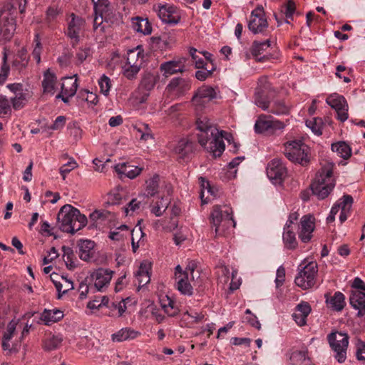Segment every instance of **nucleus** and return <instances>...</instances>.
<instances>
[{
	"label": "nucleus",
	"instance_id": "obj_1",
	"mask_svg": "<svg viewBox=\"0 0 365 365\" xmlns=\"http://www.w3.org/2000/svg\"><path fill=\"white\" fill-rule=\"evenodd\" d=\"M197 128L200 131L198 134L199 143L214 158L220 157L224 152L225 149L224 139L228 142L232 140V133L220 130L207 118L198 119Z\"/></svg>",
	"mask_w": 365,
	"mask_h": 365
},
{
	"label": "nucleus",
	"instance_id": "obj_2",
	"mask_svg": "<svg viewBox=\"0 0 365 365\" xmlns=\"http://www.w3.org/2000/svg\"><path fill=\"white\" fill-rule=\"evenodd\" d=\"M58 228L63 232L75 234L83 228L88 222L85 215L71 205H64L57 215Z\"/></svg>",
	"mask_w": 365,
	"mask_h": 365
},
{
	"label": "nucleus",
	"instance_id": "obj_3",
	"mask_svg": "<svg viewBox=\"0 0 365 365\" xmlns=\"http://www.w3.org/2000/svg\"><path fill=\"white\" fill-rule=\"evenodd\" d=\"M335 185L333 165L327 163L317 173L314 181L310 185V188L313 195H316L318 199L323 200L330 194Z\"/></svg>",
	"mask_w": 365,
	"mask_h": 365
},
{
	"label": "nucleus",
	"instance_id": "obj_4",
	"mask_svg": "<svg viewBox=\"0 0 365 365\" xmlns=\"http://www.w3.org/2000/svg\"><path fill=\"white\" fill-rule=\"evenodd\" d=\"M210 223L215 227L217 235H221L230 226L235 227L232 209L227 205H215L210 216Z\"/></svg>",
	"mask_w": 365,
	"mask_h": 365
},
{
	"label": "nucleus",
	"instance_id": "obj_5",
	"mask_svg": "<svg viewBox=\"0 0 365 365\" xmlns=\"http://www.w3.org/2000/svg\"><path fill=\"white\" fill-rule=\"evenodd\" d=\"M284 147V154L288 160L303 166L309 163V149L302 140L288 141Z\"/></svg>",
	"mask_w": 365,
	"mask_h": 365
},
{
	"label": "nucleus",
	"instance_id": "obj_6",
	"mask_svg": "<svg viewBox=\"0 0 365 365\" xmlns=\"http://www.w3.org/2000/svg\"><path fill=\"white\" fill-rule=\"evenodd\" d=\"M10 4L4 6L0 9V39L9 41L16 31V24Z\"/></svg>",
	"mask_w": 365,
	"mask_h": 365
},
{
	"label": "nucleus",
	"instance_id": "obj_7",
	"mask_svg": "<svg viewBox=\"0 0 365 365\" xmlns=\"http://www.w3.org/2000/svg\"><path fill=\"white\" fill-rule=\"evenodd\" d=\"M349 339V335L343 332L334 331L327 336L329 346L335 353L334 358L340 364L344 363L346 359Z\"/></svg>",
	"mask_w": 365,
	"mask_h": 365
},
{
	"label": "nucleus",
	"instance_id": "obj_8",
	"mask_svg": "<svg viewBox=\"0 0 365 365\" xmlns=\"http://www.w3.org/2000/svg\"><path fill=\"white\" fill-rule=\"evenodd\" d=\"M275 93V89L272 86L267 76L259 78L255 98L257 106L264 110H267L269 107V98L273 97Z\"/></svg>",
	"mask_w": 365,
	"mask_h": 365
},
{
	"label": "nucleus",
	"instance_id": "obj_9",
	"mask_svg": "<svg viewBox=\"0 0 365 365\" xmlns=\"http://www.w3.org/2000/svg\"><path fill=\"white\" fill-rule=\"evenodd\" d=\"M318 266L317 262H310L307 263L295 277V284L303 289L311 288L315 284Z\"/></svg>",
	"mask_w": 365,
	"mask_h": 365
},
{
	"label": "nucleus",
	"instance_id": "obj_10",
	"mask_svg": "<svg viewBox=\"0 0 365 365\" xmlns=\"http://www.w3.org/2000/svg\"><path fill=\"white\" fill-rule=\"evenodd\" d=\"M268 27V22L262 6H257L251 13L248 29L254 34L262 33Z\"/></svg>",
	"mask_w": 365,
	"mask_h": 365
},
{
	"label": "nucleus",
	"instance_id": "obj_11",
	"mask_svg": "<svg viewBox=\"0 0 365 365\" xmlns=\"http://www.w3.org/2000/svg\"><path fill=\"white\" fill-rule=\"evenodd\" d=\"M71 21L68 24L66 35L71 40L72 46H76L80 41V33L85 26V20L75 14H71Z\"/></svg>",
	"mask_w": 365,
	"mask_h": 365
},
{
	"label": "nucleus",
	"instance_id": "obj_12",
	"mask_svg": "<svg viewBox=\"0 0 365 365\" xmlns=\"http://www.w3.org/2000/svg\"><path fill=\"white\" fill-rule=\"evenodd\" d=\"M287 168L281 160L274 159L267 165V177L274 184H281L287 176Z\"/></svg>",
	"mask_w": 365,
	"mask_h": 365
},
{
	"label": "nucleus",
	"instance_id": "obj_13",
	"mask_svg": "<svg viewBox=\"0 0 365 365\" xmlns=\"http://www.w3.org/2000/svg\"><path fill=\"white\" fill-rule=\"evenodd\" d=\"M158 16L163 22L171 25L178 24L181 19L180 10L170 4L159 5Z\"/></svg>",
	"mask_w": 365,
	"mask_h": 365
},
{
	"label": "nucleus",
	"instance_id": "obj_14",
	"mask_svg": "<svg viewBox=\"0 0 365 365\" xmlns=\"http://www.w3.org/2000/svg\"><path fill=\"white\" fill-rule=\"evenodd\" d=\"M270 46L269 40H266L264 41H255L252 43V45L250 48V52L252 55L255 57L256 61L257 62H265L270 61L272 59L277 58L274 54L267 53L264 54V52Z\"/></svg>",
	"mask_w": 365,
	"mask_h": 365
},
{
	"label": "nucleus",
	"instance_id": "obj_15",
	"mask_svg": "<svg viewBox=\"0 0 365 365\" xmlns=\"http://www.w3.org/2000/svg\"><path fill=\"white\" fill-rule=\"evenodd\" d=\"M216 96L217 93L212 87L204 85L195 93L192 102L196 106H204L205 103L215 98Z\"/></svg>",
	"mask_w": 365,
	"mask_h": 365
},
{
	"label": "nucleus",
	"instance_id": "obj_16",
	"mask_svg": "<svg viewBox=\"0 0 365 365\" xmlns=\"http://www.w3.org/2000/svg\"><path fill=\"white\" fill-rule=\"evenodd\" d=\"M314 217L311 215H304L300 220L299 237L302 242H309L314 230Z\"/></svg>",
	"mask_w": 365,
	"mask_h": 365
},
{
	"label": "nucleus",
	"instance_id": "obj_17",
	"mask_svg": "<svg viewBox=\"0 0 365 365\" xmlns=\"http://www.w3.org/2000/svg\"><path fill=\"white\" fill-rule=\"evenodd\" d=\"M191 88V83L189 80L182 78H173L166 87L170 93L176 96L185 95Z\"/></svg>",
	"mask_w": 365,
	"mask_h": 365
},
{
	"label": "nucleus",
	"instance_id": "obj_18",
	"mask_svg": "<svg viewBox=\"0 0 365 365\" xmlns=\"http://www.w3.org/2000/svg\"><path fill=\"white\" fill-rule=\"evenodd\" d=\"M113 272L108 269L99 268L93 272L91 277L94 280L95 291H102V289L109 284Z\"/></svg>",
	"mask_w": 365,
	"mask_h": 365
},
{
	"label": "nucleus",
	"instance_id": "obj_19",
	"mask_svg": "<svg viewBox=\"0 0 365 365\" xmlns=\"http://www.w3.org/2000/svg\"><path fill=\"white\" fill-rule=\"evenodd\" d=\"M187 58H180L177 61H169L163 63L160 69L163 72V75L168 77L177 73H182L186 71L185 62Z\"/></svg>",
	"mask_w": 365,
	"mask_h": 365
},
{
	"label": "nucleus",
	"instance_id": "obj_20",
	"mask_svg": "<svg viewBox=\"0 0 365 365\" xmlns=\"http://www.w3.org/2000/svg\"><path fill=\"white\" fill-rule=\"evenodd\" d=\"M115 170L120 178L126 177L130 179H134L141 173L143 168H139L128 163H123L115 165Z\"/></svg>",
	"mask_w": 365,
	"mask_h": 365
},
{
	"label": "nucleus",
	"instance_id": "obj_21",
	"mask_svg": "<svg viewBox=\"0 0 365 365\" xmlns=\"http://www.w3.org/2000/svg\"><path fill=\"white\" fill-rule=\"evenodd\" d=\"M351 306L358 310L357 317L365 315V292L355 290L352 291L349 297Z\"/></svg>",
	"mask_w": 365,
	"mask_h": 365
},
{
	"label": "nucleus",
	"instance_id": "obj_22",
	"mask_svg": "<svg viewBox=\"0 0 365 365\" xmlns=\"http://www.w3.org/2000/svg\"><path fill=\"white\" fill-rule=\"evenodd\" d=\"M194 145V143L189 139L182 138L178 142L173 150L180 158H187L193 153Z\"/></svg>",
	"mask_w": 365,
	"mask_h": 365
},
{
	"label": "nucleus",
	"instance_id": "obj_23",
	"mask_svg": "<svg viewBox=\"0 0 365 365\" xmlns=\"http://www.w3.org/2000/svg\"><path fill=\"white\" fill-rule=\"evenodd\" d=\"M324 297L328 307L333 311L341 312L346 305L345 297L341 292H336L331 297H329V294H325Z\"/></svg>",
	"mask_w": 365,
	"mask_h": 365
},
{
	"label": "nucleus",
	"instance_id": "obj_24",
	"mask_svg": "<svg viewBox=\"0 0 365 365\" xmlns=\"http://www.w3.org/2000/svg\"><path fill=\"white\" fill-rule=\"evenodd\" d=\"M140 333L131 328H122L111 336L112 341L114 342H122L136 339Z\"/></svg>",
	"mask_w": 365,
	"mask_h": 365
},
{
	"label": "nucleus",
	"instance_id": "obj_25",
	"mask_svg": "<svg viewBox=\"0 0 365 365\" xmlns=\"http://www.w3.org/2000/svg\"><path fill=\"white\" fill-rule=\"evenodd\" d=\"M79 248V257L84 261H88L93 255L95 243L89 240H80L78 241Z\"/></svg>",
	"mask_w": 365,
	"mask_h": 365
},
{
	"label": "nucleus",
	"instance_id": "obj_26",
	"mask_svg": "<svg viewBox=\"0 0 365 365\" xmlns=\"http://www.w3.org/2000/svg\"><path fill=\"white\" fill-rule=\"evenodd\" d=\"M56 83V76L55 73L50 68H48L43 73V80L42 81L43 93L53 95Z\"/></svg>",
	"mask_w": 365,
	"mask_h": 365
},
{
	"label": "nucleus",
	"instance_id": "obj_27",
	"mask_svg": "<svg viewBox=\"0 0 365 365\" xmlns=\"http://www.w3.org/2000/svg\"><path fill=\"white\" fill-rule=\"evenodd\" d=\"M132 28L134 31L144 35L150 34L152 32V26L148 19L139 16L132 18Z\"/></svg>",
	"mask_w": 365,
	"mask_h": 365
},
{
	"label": "nucleus",
	"instance_id": "obj_28",
	"mask_svg": "<svg viewBox=\"0 0 365 365\" xmlns=\"http://www.w3.org/2000/svg\"><path fill=\"white\" fill-rule=\"evenodd\" d=\"M150 264L147 262H142L139 267L138 270L135 274V277L138 281L139 288L144 287L150 280L149 270L150 269Z\"/></svg>",
	"mask_w": 365,
	"mask_h": 365
},
{
	"label": "nucleus",
	"instance_id": "obj_29",
	"mask_svg": "<svg viewBox=\"0 0 365 365\" xmlns=\"http://www.w3.org/2000/svg\"><path fill=\"white\" fill-rule=\"evenodd\" d=\"M155 83V76L150 73H145L142 76L138 89L145 91L146 93H144V96H148L149 95V92L153 89Z\"/></svg>",
	"mask_w": 365,
	"mask_h": 365
},
{
	"label": "nucleus",
	"instance_id": "obj_30",
	"mask_svg": "<svg viewBox=\"0 0 365 365\" xmlns=\"http://www.w3.org/2000/svg\"><path fill=\"white\" fill-rule=\"evenodd\" d=\"M77 75L73 77H66L61 85L62 93L66 96H73L77 91Z\"/></svg>",
	"mask_w": 365,
	"mask_h": 365
},
{
	"label": "nucleus",
	"instance_id": "obj_31",
	"mask_svg": "<svg viewBox=\"0 0 365 365\" xmlns=\"http://www.w3.org/2000/svg\"><path fill=\"white\" fill-rule=\"evenodd\" d=\"M63 317V313L59 309H45L41 316V319L46 325L60 321Z\"/></svg>",
	"mask_w": 365,
	"mask_h": 365
},
{
	"label": "nucleus",
	"instance_id": "obj_32",
	"mask_svg": "<svg viewBox=\"0 0 365 365\" xmlns=\"http://www.w3.org/2000/svg\"><path fill=\"white\" fill-rule=\"evenodd\" d=\"M283 241L285 247L289 250H294L297 247L295 234L294 231L290 229V225H286L284 228Z\"/></svg>",
	"mask_w": 365,
	"mask_h": 365
},
{
	"label": "nucleus",
	"instance_id": "obj_33",
	"mask_svg": "<svg viewBox=\"0 0 365 365\" xmlns=\"http://www.w3.org/2000/svg\"><path fill=\"white\" fill-rule=\"evenodd\" d=\"M92 1L93 3L94 14L105 15V21H107L110 11L108 0H92Z\"/></svg>",
	"mask_w": 365,
	"mask_h": 365
},
{
	"label": "nucleus",
	"instance_id": "obj_34",
	"mask_svg": "<svg viewBox=\"0 0 365 365\" xmlns=\"http://www.w3.org/2000/svg\"><path fill=\"white\" fill-rule=\"evenodd\" d=\"M62 341V339L58 336L51 335V334L45 336L43 340V348L46 351H52L59 347Z\"/></svg>",
	"mask_w": 365,
	"mask_h": 365
},
{
	"label": "nucleus",
	"instance_id": "obj_35",
	"mask_svg": "<svg viewBox=\"0 0 365 365\" xmlns=\"http://www.w3.org/2000/svg\"><path fill=\"white\" fill-rule=\"evenodd\" d=\"M270 116L260 115L255 122V132L257 133H270Z\"/></svg>",
	"mask_w": 365,
	"mask_h": 365
},
{
	"label": "nucleus",
	"instance_id": "obj_36",
	"mask_svg": "<svg viewBox=\"0 0 365 365\" xmlns=\"http://www.w3.org/2000/svg\"><path fill=\"white\" fill-rule=\"evenodd\" d=\"M331 150L337 153L344 159H348L351 155V150L349 145L344 141L333 143L331 145Z\"/></svg>",
	"mask_w": 365,
	"mask_h": 365
},
{
	"label": "nucleus",
	"instance_id": "obj_37",
	"mask_svg": "<svg viewBox=\"0 0 365 365\" xmlns=\"http://www.w3.org/2000/svg\"><path fill=\"white\" fill-rule=\"evenodd\" d=\"M327 103L335 110L341 107H347V102L343 96L337 94L330 95L326 100Z\"/></svg>",
	"mask_w": 365,
	"mask_h": 365
},
{
	"label": "nucleus",
	"instance_id": "obj_38",
	"mask_svg": "<svg viewBox=\"0 0 365 365\" xmlns=\"http://www.w3.org/2000/svg\"><path fill=\"white\" fill-rule=\"evenodd\" d=\"M29 62V57L27 56L26 50L22 48L19 51L16 58L13 61V66L16 69L21 71L23 68H25Z\"/></svg>",
	"mask_w": 365,
	"mask_h": 365
},
{
	"label": "nucleus",
	"instance_id": "obj_39",
	"mask_svg": "<svg viewBox=\"0 0 365 365\" xmlns=\"http://www.w3.org/2000/svg\"><path fill=\"white\" fill-rule=\"evenodd\" d=\"M140 48L138 46L135 50H130L128 52L126 64L127 65H138L141 66L143 61V56L140 54V51H137V50Z\"/></svg>",
	"mask_w": 365,
	"mask_h": 365
},
{
	"label": "nucleus",
	"instance_id": "obj_40",
	"mask_svg": "<svg viewBox=\"0 0 365 365\" xmlns=\"http://www.w3.org/2000/svg\"><path fill=\"white\" fill-rule=\"evenodd\" d=\"M290 107L285 104L283 101H275L269 110L274 115H287L289 114Z\"/></svg>",
	"mask_w": 365,
	"mask_h": 365
},
{
	"label": "nucleus",
	"instance_id": "obj_41",
	"mask_svg": "<svg viewBox=\"0 0 365 365\" xmlns=\"http://www.w3.org/2000/svg\"><path fill=\"white\" fill-rule=\"evenodd\" d=\"M62 250L63 252V259L66 262V267L73 270L76 268V264L75 263V255L73 250L71 247L63 246Z\"/></svg>",
	"mask_w": 365,
	"mask_h": 365
},
{
	"label": "nucleus",
	"instance_id": "obj_42",
	"mask_svg": "<svg viewBox=\"0 0 365 365\" xmlns=\"http://www.w3.org/2000/svg\"><path fill=\"white\" fill-rule=\"evenodd\" d=\"M160 177L155 174L146 181V192L148 196H154L158 192Z\"/></svg>",
	"mask_w": 365,
	"mask_h": 365
},
{
	"label": "nucleus",
	"instance_id": "obj_43",
	"mask_svg": "<svg viewBox=\"0 0 365 365\" xmlns=\"http://www.w3.org/2000/svg\"><path fill=\"white\" fill-rule=\"evenodd\" d=\"M189 277H182L178 282L177 288L179 292L185 295L191 296L192 294V287L188 281Z\"/></svg>",
	"mask_w": 365,
	"mask_h": 365
},
{
	"label": "nucleus",
	"instance_id": "obj_44",
	"mask_svg": "<svg viewBox=\"0 0 365 365\" xmlns=\"http://www.w3.org/2000/svg\"><path fill=\"white\" fill-rule=\"evenodd\" d=\"M307 358V350H297L291 354L289 361L292 365H301Z\"/></svg>",
	"mask_w": 365,
	"mask_h": 365
},
{
	"label": "nucleus",
	"instance_id": "obj_45",
	"mask_svg": "<svg viewBox=\"0 0 365 365\" xmlns=\"http://www.w3.org/2000/svg\"><path fill=\"white\" fill-rule=\"evenodd\" d=\"M306 125L316 135H321L322 134L323 122L321 118H314L312 120H307Z\"/></svg>",
	"mask_w": 365,
	"mask_h": 365
},
{
	"label": "nucleus",
	"instance_id": "obj_46",
	"mask_svg": "<svg viewBox=\"0 0 365 365\" xmlns=\"http://www.w3.org/2000/svg\"><path fill=\"white\" fill-rule=\"evenodd\" d=\"M202 70H199L195 73V77L197 80L203 81L206 80L208 77H210L214 71L216 69V67L212 64L210 69L207 68V63L204 66V68H200Z\"/></svg>",
	"mask_w": 365,
	"mask_h": 365
},
{
	"label": "nucleus",
	"instance_id": "obj_47",
	"mask_svg": "<svg viewBox=\"0 0 365 365\" xmlns=\"http://www.w3.org/2000/svg\"><path fill=\"white\" fill-rule=\"evenodd\" d=\"M141 66H139L138 65H127L125 64L123 66V75L128 78V79H133L135 78L136 75L139 72Z\"/></svg>",
	"mask_w": 365,
	"mask_h": 365
},
{
	"label": "nucleus",
	"instance_id": "obj_48",
	"mask_svg": "<svg viewBox=\"0 0 365 365\" xmlns=\"http://www.w3.org/2000/svg\"><path fill=\"white\" fill-rule=\"evenodd\" d=\"M103 20H105V15L95 14L93 27V31L98 34L105 32V27L103 26Z\"/></svg>",
	"mask_w": 365,
	"mask_h": 365
},
{
	"label": "nucleus",
	"instance_id": "obj_49",
	"mask_svg": "<svg viewBox=\"0 0 365 365\" xmlns=\"http://www.w3.org/2000/svg\"><path fill=\"white\" fill-rule=\"evenodd\" d=\"M111 215L113 216L112 212L108 210H95L90 215L89 217L91 220L97 222L99 220H104L108 219Z\"/></svg>",
	"mask_w": 365,
	"mask_h": 365
},
{
	"label": "nucleus",
	"instance_id": "obj_50",
	"mask_svg": "<svg viewBox=\"0 0 365 365\" xmlns=\"http://www.w3.org/2000/svg\"><path fill=\"white\" fill-rule=\"evenodd\" d=\"M34 43L35 47L33 50L32 55L36 61L37 63H39L41 62V53L42 50V46L38 34H36L35 35Z\"/></svg>",
	"mask_w": 365,
	"mask_h": 365
},
{
	"label": "nucleus",
	"instance_id": "obj_51",
	"mask_svg": "<svg viewBox=\"0 0 365 365\" xmlns=\"http://www.w3.org/2000/svg\"><path fill=\"white\" fill-rule=\"evenodd\" d=\"M296 10V5L293 0H289L284 4L282 9L281 13L285 16L286 18H292L293 14Z\"/></svg>",
	"mask_w": 365,
	"mask_h": 365
},
{
	"label": "nucleus",
	"instance_id": "obj_52",
	"mask_svg": "<svg viewBox=\"0 0 365 365\" xmlns=\"http://www.w3.org/2000/svg\"><path fill=\"white\" fill-rule=\"evenodd\" d=\"M140 205L141 202L138 201L137 199L134 198L127 204V206L122 207V210L126 215H132L133 212L140 209Z\"/></svg>",
	"mask_w": 365,
	"mask_h": 365
},
{
	"label": "nucleus",
	"instance_id": "obj_53",
	"mask_svg": "<svg viewBox=\"0 0 365 365\" xmlns=\"http://www.w3.org/2000/svg\"><path fill=\"white\" fill-rule=\"evenodd\" d=\"M12 106L15 110L21 109L24 107L27 101L26 94L23 93H18L14 98H12Z\"/></svg>",
	"mask_w": 365,
	"mask_h": 365
},
{
	"label": "nucleus",
	"instance_id": "obj_54",
	"mask_svg": "<svg viewBox=\"0 0 365 365\" xmlns=\"http://www.w3.org/2000/svg\"><path fill=\"white\" fill-rule=\"evenodd\" d=\"M77 167L78 163L73 158H71L69 162L61 166L59 169V172L62 176L63 180H64L66 179V175Z\"/></svg>",
	"mask_w": 365,
	"mask_h": 365
},
{
	"label": "nucleus",
	"instance_id": "obj_55",
	"mask_svg": "<svg viewBox=\"0 0 365 365\" xmlns=\"http://www.w3.org/2000/svg\"><path fill=\"white\" fill-rule=\"evenodd\" d=\"M98 84L101 88V91L105 96H107L110 88V78L103 74L98 81Z\"/></svg>",
	"mask_w": 365,
	"mask_h": 365
},
{
	"label": "nucleus",
	"instance_id": "obj_56",
	"mask_svg": "<svg viewBox=\"0 0 365 365\" xmlns=\"http://www.w3.org/2000/svg\"><path fill=\"white\" fill-rule=\"evenodd\" d=\"M197 51L196 48H190V55L191 56L192 60L195 61V67L197 68H204V66L206 65V62L202 58L199 57V56L197 55Z\"/></svg>",
	"mask_w": 365,
	"mask_h": 365
},
{
	"label": "nucleus",
	"instance_id": "obj_57",
	"mask_svg": "<svg viewBox=\"0 0 365 365\" xmlns=\"http://www.w3.org/2000/svg\"><path fill=\"white\" fill-rule=\"evenodd\" d=\"M353 201V197L351 195H345L343 196L342 199L339 200V201L336 202V204L341 205V210L345 209L346 211H350Z\"/></svg>",
	"mask_w": 365,
	"mask_h": 365
},
{
	"label": "nucleus",
	"instance_id": "obj_58",
	"mask_svg": "<svg viewBox=\"0 0 365 365\" xmlns=\"http://www.w3.org/2000/svg\"><path fill=\"white\" fill-rule=\"evenodd\" d=\"M199 180L201 186V192H200V198L202 203H207V201L204 199L205 190H207V192H210L212 190V186L210 184V182L206 180L203 177L199 178Z\"/></svg>",
	"mask_w": 365,
	"mask_h": 365
},
{
	"label": "nucleus",
	"instance_id": "obj_59",
	"mask_svg": "<svg viewBox=\"0 0 365 365\" xmlns=\"http://www.w3.org/2000/svg\"><path fill=\"white\" fill-rule=\"evenodd\" d=\"M197 262L194 260H190L188 262L185 271L183 272V275H185V278L189 277V275L191 277V280L194 281V272L197 268Z\"/></svg>",
	"mask_w": 365,
	"mask_h": 365
},
{
	"label": "nucleus",
	"instance_id": "obj_60",
	"mask_svg": "<svg viewBox=\"0 0 365 365\" xmlns=\"http://www.w3.org/2000/svg\"><path fill=\"white\" fill-rule=\"evenodd\" d=\"M311 307L307 302H302L296 307V312H298L299 314L304 316V317H308L311 312Z\"/></svg>",
	"mask_w": 365,
	"mask_h": 365
},
{
	"label": "nucleus",
	"instance_id": "obj_61",
	"mask_svg": "<svg viewBox=\"0 0 365 365\" xmlns=\"http://www.w3.org/2000/svg\"><path fill=\"white\" fill-rule=\"evenodd\" d=\"M165 312L170 317H175L178 314V308L175 306V303L172 300H169L168 304L163 306Z\"/></svg>",
	"mask_w": 365,
	"mask_h": 365
},
{
	"label": "nucleus",
	"instance_id": "obj_62",
	"mask_svg": "<svg viewBox=\"0 0 365 365\" xmlns=\"http://www.w3.org/2000/svg\"><path fill=\"white\" fill-rule=\"evenodd\" d=\"M61 13V10L58 7H49L46 11V21L51 23L55 21Z\"/></svg>",
	"mask_w": 365,
	"mask_h": 365
},
{
	"label": "nucleus",
	"instance_id": "obj_63",
	"mask_svg": "<svg viewBox=\"0 0 365 365\" xmlns=\"http://www.w3.org/2000/svg\"><path fill=\"white\" fill-rule=\"evenodd\" d=\"M270 133H274L277 130H282L285 127L284 122L273 119L272 116H270Z\"/></svg>",
	"mask_w": 365,
	"mask_h": 365
},
{
	"label": "nucleus",
	"instance_id": "obj_64",
	"mask_svg": "<svg viewBox=\"0 0 365 365\" xmlns=\"http://www.w3.org/2000/svg\"><path fill=\"white\" fill-rule=\"evenodd\" d=\"M68 129L70 130V134L73 135L76 140L81 137V130L76 122L70 123L68 125Z\"/></svg>",
	"mask_w": 365,
	"mask_h": 365
}]
</instances>
